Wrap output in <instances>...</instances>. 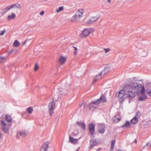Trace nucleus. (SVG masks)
I'll list each match as a JSON object with an SVG mask.
<instances>
[{
  "label": "nucleus",
  "mask_w": 151,
  "mask_h": 151,
  "mask_svg": "<svg viewBox=\"0 0 151 151\" xmlns=\"http://www.w3.org/2000/svg\"><path fill=\"white\" fill-rule=\"evenodd\" d=\"M128 84L131 85L132 86L131 89L134 91L135 92H137L139 91H140L141 93L142 94H143L145 92V90L144 86L140 83H134L132 84V82L130 83L128 82Z\"/></svg>",
  "instance_id": "1"
},
{
  "label": "nucleus",
  "mask_w": 151,
  "mask_h": 151,
  "mask_svg": "<svg viewBox=\"0 0 151 151\" xmlns=\"http://www.w3.org/2000/svg\"><path fill=\"white\" fill-rule=\"evenodd\" d=\"M131 88L132 86L129 84H127L124 86V88L127 92L126 96L127 97L133 98L135 96V92L132 91Z\"/></svg>",
  "instance_id": "2"
},
{
  "label": "nucleus",
  "mask_w": 151,
  "mask_h": 151,
  "mask_svg": "<svg viewBox=\"0 0 151 151\" xmlns=\"http://www.w3.org/2000/svg\"><path fill=\"white\" fill-rule=\"evenodd\" d=\"M93 32V30L92 28H85L82 31L81 34V36L83 37H86Z\"/></svg>",
  "instance_id": "3"
},
{
  "label": "nucleus",
  "mask_w": 151,
  "mask_h": 151,
  "mask_svg": "<svg viewBox=\"0 0 151 151\" xmlns=\"http://www.w3.org/2000/svg\"><path fill=\"white\" fill-rule=\"evenodd\" d=\"M100 16L99 14L97 15L94 17H91L90 18L87 19L86 23L88 24H91L96 22L99 18Z\"/></svg>",
  "instance_id": "4"
},
{
  "label": "nucleus",
  "mask_w": 151,
  "mask_h": 151,
  "mask_svg": "<svg viewBox=\"0 0 151 151\" xmlns=\"http://www.w3.org/2000/svg\"><path fill=\"white\" fill-rule=\"evenodd\" d=\"M49 111L51 115L54 113V110L55 107V105L53 101L49 103L48 106Z\"/></svg>",
  "instance_id": "5"
},
{
  "label": "nucleus",
  "mask_w": 151,
  "mask_h": 151,
  "mask_svg": "<svg viewBox=\"0 0 151 151\" xmlns=\"http://www.w3.org/2000/svg\"><path fill=\"white\" fill-rule=\"evenodd\" d=\"M15 8L20 9L21 8L20 5L18 4H15L9 6L5 8V9L6 11L5 12H6L8 11L11 9H14Z\"/></svg>",
  "instance_id": "6"
},
{
  "label": "nucleus",
  "mask_w": 151,
  "mask_h": 151,
  "mask_svg": "<svg viewBox=\"0 0 151 151\" xmlns=\"http://www.w3.org/2000/svg\"><path fill=\"white\" fill-rule=\"evenodd\" d=\"M125 91H126L125 89H124V90L122 89L120 90L119 91L116 93V96L119 98H122L126 94Z\"/></svg>",
  "instance_id": "7"
},
{
  "label": "nucleus",
  "mask_w": 151,
  "mask_h": 151,
  "mask_svg": "<svg viewBox=\"0 0 151 151\" xmlns=\"http://www.w3.org/2000/svg\"><path fill=\"white\" fill-rule=\"evenodd\" d=\"M84 12V9L81 8L77 10L76 14L81 19L83 16Z\"/></svg>",
  "instance_id": "8"
},
{
  "label": "nucleus",
  "mask_w": 151,
  "mask_h": 151,
  "mask_svg": "<svg viewBox=\"0 0 151 151\" xmlns=\"http://www.w3.org/2000/svg\"><path fill=\"white\" fill-rule=\"evenodd\" d=\"M1 125L2 130L5 133H7L9 130V128L6 127V123L3 121H1Z\"/></svg>",
  "instance_id": "9"
},
{
  "label": "nucleus",
  "mask_w": 151,
  "mask_h": 151,
  "mask_svg": "<svg viewBox=\"0 0 151 151\" xmlns=\"http://www.w3.org/2000/svg\"><path fill=\"white\" fill-rule=\"evenodd\" d=\"M80 18L76 14L69 19V21L72 22H78L80 20Z\"/></svg>",
  "instance_id": "10"
},
{
  "label": "nucleus",
  "mask_w": 151,
  "mask_h": 151,
  "mask_svg": "<svg viewBox=\"0 0 151 151\" xmlns=\"http://www.w3.org/2000/svg\"><path fill=\"white\" fill-rule=\"evenodd\" d=\"M88 129L91 135H93L95 131L94 125L92 123H90L88 125Z\"/></svg>",
  "instance_id": "11"
},
{
  "label": "nucleus",
  "mask_w": 151,
  "mask_h": 151,
  "mask_svg": "<svg viewBox=\"0 0 151 151\" xmlns=\"http://www.w3.org/2000/svg\"><path fill=\"white\" fill-rule=\"evenodd\" d=\"M122 117L119 114H117L113 117L112 120L114 123H117L120 121Z\"/></svg>",
  "instance_id": "12"
},
{
  "label": "nucleus",
  "mask_w": 151,
  "mask_h": 151,
  "mask_svg": "<svg viewBox=\"0 0 151 151\" xmlns=\"http://www.w3.org/2000/svg\"><path fill=\"white\" fill-rule=\"evenodd\" d=\"M98 105V103L96 101H93L89 104V108L90 109H92L96 108Z\"/></svg>",
  "instance_id": "13"
},
{
  "label": "nucleus",
  "mask_w": 151,
  "mask_h": 151,
  "mask_svg": "<svg viewBox=\"0 0 151 151\" xmlns=\"http://www.w3.org/2000/svg\"><path fill=\"white\" fill-rule=\"evenodd\" d=\"M98 131L100 133H103L105 132V126L104 125L99 124L98 125Z\"/></svg>",
  "instance_id": "14"
},
{
  "label": "nucleus",
  "mask_w": 151,
  "mask_h": 151,
  "mask_svg": "<svg viewBox=\"0 0 151 151\" xmlns=\"http://www.w3.org/2000/svg\"><path fill=\"white\" fill-rule=\"evenodd\" d=\"M49 144V143L48 142H45L41 147L40 151H47Z\"/></svg>",
  "instance_id": "15"
},
{
  "label": "nucleus",
  "mask_w": 151,
  "mask_h": 151,
  "mask_svg": "<svg viewBox=\"0 0 151 151\" xmlns=\"http://www.w3.org/2000/svg\"><path fill=\"white\" fill-rule=\"evenodd\" d=\"M67 58L65 56H61L59 58V62L61 65L63 64L67 60Z\"/></svg>",
  "instance_id": "16"
},
{
  "label": "nucleus",
  "mask_w": 151,
  "mask_h": 151,
  "mask_svg": "<svg viewBox=\"0 0 151 151\" xmlns=\"http://www.w3.org/2000/svg\"><path fill=\"white\" fill-rule=\"evenodd\" d=\"M69 141L70 142L73 144H76L78 142V139H75L70 136L69 137Z\"/></svg>",
  "instance_id": "17"
},
{
  "label": "nucleus",
  "mask_w": 151,
  "mask_h": 151,
  "mask_svg": "<svg viewBox=\"0 0 151 151\" xmlns=\"http://www.w3.org/2000/svg\"><path fill=\"white\" fill-rule=\"evenodd\" d=\"M106 101V98L105 96H101L100 98L96 101V102L98 103V104L99 102H104Z\"/></svg>",
  "instance_id": "18"
},
{
  "label": "nucleus",
  "mask_w": 151,
  "mask_h": 151,
  "mask_svg": "<svg viewBox=\"0 0 151 151\" xmlns=\"http://www.w3.org/2000/svg\"><path fill=\"white\" fill-rule=\"evenodd\" d=\"M16 14L14 13H12L11 15H9L7 17V19L8 20L14 19L16 17Z\"/></svg>",
  "instance_id": "19"
},
{
  "label": "nucleus",
  "mask_w": 151,
  "mask_h": 151,
  "mask_svg": "<svg viewBox=\"0 0 151 151\" xmlns=\"http://www.w3.org/2000/svg\"><path fill=\"white\" fill-rule=\"evenodd\" d=\"M98 143L96 141L94 140H92L91 142V144L89 146V148L91 149L95 146L98 144Z\"/></svg>",
  "instance_id": "20"
},
{
  "label": "nucleus",
  "mask_w": 151,
  "mask_h": 151,
  "mask_svg": "<svg viewBox=\"0 0 151 151\" xmlns=\"http://www.w3.org/2000/svg\"><path fill=\"white\" fill-rule=\"evenodd\" d=\"M102 74L101 73H99L98 75L96 76L94 78L93 81L96 82L98 80H99L101 78V75Z\"/></svg>",
  "instance_id": "21"
},
{
  "label": "nucleus",
  "mask_w": 151,
  "mask_h": 151,
  "mask_svg": "<svg viewBox=\"0 0 151 151\" xmlns=\"http://www.w3.org/2000/svg\"><path fill=\"white\" fill-rule=\"evenodd\" d=\"M102 74L101 73H99L98 75L96 76L94 78L93 81L96 82L98 80H99L101 78V75Z\"/></svg>",
  "instance_id": "22"
},
{
  "label": "nucleus",
  "mask_w": 151,
  "mask_h": 151,
  "mask_svg": "<svg viewBox=\"0 0 151 151\" xmlns=\"http://www.w3.org/2000/svg\"><path fill=\"white\" fill-rule=\"evenodd\" d=\"M5 119L6 121L8 122H11L12 121L11 116L8 115L6 116Z\"/></svg>",
  "instance_id": "23"
},
{
  "label": "nucleus",
  "mask_w": 151,
  "mask_h": 151,
  "mask_svg": "<svg viewBox=\"0 0 151 151\" xmlns=\"http://www.w3.org/2000/svg\"><path fill=\"white\" fill-rule=\"evenodd\" d=\"M77 124L80 126L82 129L84 130L86 128V126L85 124L83 122H78L77 123Z\"/></svg>",
  "instance_id": "24"
},
{
  "label": "nucleus",
  "mask_w": 151,
  "mask_h": 151,
  "mask_svg": "<svg viewBox=\"0 0 151 151\" xmlns=\"http://www.w3.org/2000/svg\"><path fill=\"white\" fill-rule=\"evenodd\" d=\"M147 98V97L146 95L141 96L139 98V101H145Z\"/></svg>",
  "instance_id": "25"
},
{
  "label": "nucleus",
  "mask_w": 151,
  "mask_h": 151,
  "mask_svg": "<svg viewBox=\"0 0 151 151\" xmlns=\"http://www.w3.org/2000/svg\"><path fill=\"white\" fill-rule=\"evenodd\" d=\"M130 127V123L129 122L127 121L126 122L124 125H122V127L128 128Z\"/></svg>",
  "instance_id": "26"
},
{
  "label": "nucleus",
  "mask_w": 151,
  "mask_h": 151,
  "mask_svg": "<svg viewBox=\"0 0 151 151\" xmlns=\"http://www.w3.org/2000/svg\"><path fill=\"white\" fill-rule=\"evenodd\" d=\"M138 122V119L134 117L131 120V122L132 124H135Z\"/></svg>",
  "instance_id": "27"
},
{
  "label": "nucleus",
  "mask_w": 151,
  "mask_h": 151,
  "mask_svg": "<svg viewBox=\"0 0 151 151\" xmlns=\"http://www.w3.org/2000/svg\"><path fill=\"white\" fill-rule=\"evenodd\" d=\"M13 46L15 47H18L20 45V43L17 40H15L13 43Z\"/></svg>",
  "instance_id": "28"
},
{
  "label": "nucleus",
  "mask_w": 151,
  "mask_h": 151,
  "mask_svg": "<svg viewBox=\"0 0 151 151\" xmlns=\"http://www.w3.org/2000/svg\"><path fill=\"white\" fill-rule=\"evenodd\" d=\"M26 110L28 113L31 114L32 113L33 110L32 107H30L27 108Z\"/></svg>",
  "instance_id": "29"
},
{
  "label": "nucleus",
  "mask_w": 151,
  "mask_h": 151,
  "mask_svg": "<svg viewBox=\"0 0 151 151\" xmlns=\"http://www.w3.org/2000/svg\"><path fill=\"white\" fill-rule=\"evenodd\" d=\"M141 116V113L139 111H138L135 116V117L138 119V118H139Z\"/></svg>",
  "instance_id": "30"
},
{
  "label": "nucleus",
  "mask_w": 151,
  "mask_h": 151,
  "mask_svg": "<svg viewBox=\"0 0 151 151\" xmlns=\"http://www.w3.org/2000/svg\"><path fill=\"white\" fill-rule=\"evenodd\" d=\"M115 143V140H112L111 141V149L113 150L114 149V146Z\"/></svg>",
  "instance_id": "31"
},
{
  "label": "nucleus",
  "mask_w": 151,
  "mask_h": 151,
  "mask_svg": "<svg viewBox=\"0 0 151 151\" xmlns=\"http://www.w3.org/2000/svg\"><path fill=\"white\" fill-rule=\"evenodd\" d=\"M63 6L59 7L58 9L56 10V11L57 13L59 12H60L63 11Z\"/></svg>",
  "instance_id": "32"
},
{
  "label": "nucleus",
  "mask_w": 151,
  "mask_h": 151,
  "mask_svg": "<svg viewBox=\"0 0 151 151\" xmlns=\"http://www.w3.org/2000/svg\"><path fill=\"white\" fill-rule=\"evenodd\" d=\"M73 47L74 48V55H76L78 53L77 50H78V49L77 48V47H76L73 46Z\"/></svg>",
  "instance_id": "33"
},
{
  "label": "nucleus",
  "mask_w": 151,
  "mask_h": 151,
  "mask_svg": "<svg viewBox=\"0 0 151 151\" xmlns=\"http://www.w3.org/2000/svg\"><path fill=\"white\" fill-rule=\"evenodd\" d=\"M39 67L38 65L36 63L35 65V68H34V71H37L39 69Z\"/></svg>",
  "instance_id": "34"
},
{
  "label": "nucleus",
  "mask_w": 151,
  "mask_h": 151,
  "mask_svg": "<svg viewBox=\"0 0 151 151\" xmlns=\"http://www.w3.org/2000/svg\"><path fill=\"white\" fill-rule=\"evenodd\" d=\"M23 133L22 132H18L17 135V137H18L19 138V136H23Z\"/></svg>",
  "instance_id": "35"
},
{
  "label": "nucleus",
  "mask_w": 151,
  "mask_h": 151,
  "mask_svg": "<svg viewBox=\"0 0 151 151\" xmlns=\"http://www.w3.org/2000/svg\"><path fill=\"white\" fill-rule=\"evenodd\" d=\"M147 93L150 96H151V89H148L146 91Z\"/></svg>",
  "instance_id": "36"
},
{
  "label": "nucleus",
  "mask_w": 151,
  "mask_h": 151,
  "mask_svg": "<svg viewBox=\"0 0 151 151\" xmlns=\"http://www.w3.org/2000/svg\"><path fill=\"white\" fill-rule=\"evenodd\" d=\"M5 30H1L0 31V35H3L5 33Z\"/></svg>",
  "instance_id": "37"
},
{
  "label": "nucleus",
  "mask_w": 151,
  "mask_h": 151,
  "mask_svg": "<svg viewBox=\"0 0 151 151\" xmlns=\"http://www.w3.org/2000/svg\"><path fill=\"white\" fill-rule=\"evenodd\" d=\"M104 49L105 51V53H107L110 50V49H109V48H104Z\"/></svg>",
  "instance_id": "38"
},
{
  "label": "nucleus",
  "mask_w": 151,
  "mask_h": 151,
  "mask_svg": "<svg viewBox=\"0 0 151 151\" xmlns=\"http://www.w3.org/2000/svg\"><path fill=\"white\" fill-rule=\"evenodd\" d=\"M44 13H45V12L44 11H42L40 13V14L41 15H43L44 14Z\"/></svg>",
  "instance_id": "39"
},
{
  "label": "nucleus",
  "mask_w": 151,
  "mask_h": 151,
  "mask_svg": "<svg viewBox=\"0 0 151 151\" xmlns=\"http://www.w3.org/2000/svg\"><path fill=\"white\" fill-rule=\"evenodd\" d=\"M146 145L147 146H149V147H150L151 146V144L149 143H147L146 144Z\"/></svg>",
  "instance_id": "40"
},
{
  "label": "nucleus",
  "mask_w": 151,
  "mask_h": 151,
  "mask_svg": "<svg viewBox=\"0 0 151 151\" xmlns=\"http://www.w3.org/2000/svg\"><path fill=\"white\" fill-rule=\"evenodd\" d=\"M107 1L109 3H111V0H107Z\"/></svg>",
  "instance_id": "41"
},
{
  "label": "nucleus",
  "mask_w": 151,
  "mask_h": 151,
  "mask_svg": "<svg viewBox=\"0 0 151 151\" xmlns=\"http://www.w3.org/2000/svg\"><path fill=\"white\" fill-rule=\"evenodd\" d=\"M2 137V135L1 133H0V138H1Z\"/></svg>",
  "instance_id": "42"
},
{
  "label": "nucleus",
  "mask_w": 151,
  "mask_h": 151,
  "mask_svg": "<svg viewBox=\"0 0 151 151\" xmlns=\"http://www.w3.org/2000/svg\"><path fill=\"white\" fill-rule=\"evenodd\" d=\"M80 149V148H78L75 151H79Z\"/></svg>",
  "instance_id": "43"
},
{
  "label": "nucleus",
  "mask_w": 151,
  "mask_h": 151,
  "mask_svg": "<svg viewBox=\"0 0 151 151\" xmlns=\"http://www.w3.org/2000/svg\"><path fill=\"white\" fill-rule=\"evenodd\" d=\"M0 59H4V58H2V57H0Z\"/></svg>",
  "instance_id": "44"
},
{
  "label": "nucleus",
  "mask_w": 151,
  "mask_h": 151,
  "mask_svg": "<svg viewBox=\"0 0 151 151\" xmlns=\"http://www.w3.org/2000/svg\"><path fill=\"white\" fill-rule=\"evenodd\" d=\"M26 42V41L24 42L23 43V45H24V44H25Z\"/></svg>",
  "instance_id": "45"
},
{
  "label": "nucleus",
  "mask_w": 151,
  "mask_h": 151,
  "mask_svg": "<svg viewBox=\"0 0 151 151\" xmlns=\"http://www.w3.org/2000/svg\"><path fill=\"white\" fill-rule=\"evenodd\" d=\"M117 151H121V150H117Z\"/></svg>",
  "instance_id": "46"
}]
</instances>
